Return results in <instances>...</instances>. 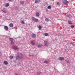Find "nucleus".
<instances>
[{
  "label": "nucleus",
  "instance_id": "6e6552de",
  "mask_svg": "<svg viewBox=\"0 0 75 75\" xmlns=\"http://www.w3.org/2000/svg\"><path fill=\"white\" fill-rule=\"evenodd\" d=\"M4 29L6 31L8 30V28L7 26H5L4 27Z\"/></svg>",
  "mask_w": 75,
  "mask_h": 75
},
{
  "label": "nucleus",
  "instance_id": "9d476101",
  "mask_svg": "<svg viewBox=\"0 0 75 75\" xmlns=\"http://www.w3.org/2000/svg\"><path fill=\"white\" fill-rule=\"evenodd\" d=\"M10 4H9V3H7L5 4V6L6 7H8L9 6Z\"/></svg>",
  "mask_w": 75,
  "mask_h": 75
},
{
  "label": "nucleus",
  "instance_id": "473e14b6",
  "mask_svg": "<svg viewBox=\"0 0 75 75\" xmlns=\"http://www.w3.org/2000/svg\"><path fill=\"white\" fill-rule=\"evenodd\" d=\"M57 5H60V4H59V2H57Z\"/></svg>",
  "mask_w": 75,
  "mask_h": 75
},
{
  "label": "nucleus",
  "instance_id": "bb28decb",
  "mask_svg": "<svg viewBox=\"0 0 75 75\" xmlns=\"http://www.w3.org/2000/svg\"><path fill=\"white\" fill-rule=\"evenodd\" d=\"M70 27L72 28H74V27H75V26L74 25H71Z\"/></svg>",
  "mask_w": 75,
  "mask_h": 75
},
{
  "label": "nucleus",
  "instance_id": "4468645a",
  "mask_svg": "<svg viewBox=\"0 0 75 75\" xmlns=\"http://www.w3.org/2000/svg\"><path fill=\"white\" fill-rule=\"evenodd\" d=\"M35 14L37 17H39V16H40V14H39V13H38V12L36 13Z\"/></svg>",
  "mask_w": 75,
  "mask_h": 75
},
{
  "label": "nucleus",
  "instance_id": "393cba45",
  "mask_svg": "<svg viewBox=\"0 0 75 75\" xmlns=\"http://www.w3.org/2000/svg\"><path fill=\"white\" fill-rule=\"evenodd\" d=\"M71 44H72V45H73V46H75V44H74V42H71Z\"/></svg>",
  "mask_w": 75,
  "mask_h": 75
},
{
  "label": "nucleus",
  "instance_id": "f03ea898",
  "mask_svg": "<svg viewBox=\"0 0 75 75\" xmlns=\"http://www.w3.org/2000/svg\"><path fill=\"white\" fill-rule=\"evenodd\" d=\"M31 19L33 21H34V22H38V19L34 17H32Z\"/></svg>",
  "mask_w": 75,
  "mask_h": 75
},
{
  "label": "nucleus",
  "instance_id": "1a4fd4ad",
  "mask_svg": "<svg viewBox=\"0 0 75 75\" xmlns=\"http://www.w3.org/2000/svg\"><path fill=\"white\" fill-rule=\"evenodd\" d=\"M40 0H35V3H39L40 2Z\"/></svg>",
  "mask_w": 75,
  "mask_h": 75
},
{
  "label": "nucleus",
  "instance_id": "b1692460",
  "mask_svg": "<svg viewBox=\"0 0 75 75\" xmlns=\"http://www.w3.org/2000/svg\"><path fill=\"white\" fill-rule=\"evenodd\" d=\"M14 57L13 56H10L9 57V58L10 59H13V57Z\"/></svg>",
  "mask_w": 75,
  "mask_h": 75
},
{
  "label": "nucleus",
  "instance_id": "72a5a7b5",
  "mask_svg": "<svg viewBox=\"0 0 75 75\" xmlns=\"http://www.w3.org/2000/svg\"><path fill=\"white\" fill-rule=\"evenodd\" d=\"M15 75H18V74H15Z\"/></svg>",
  "mask_w": 75,
  "mask_h": 75
},
{
  "label": "nucleus",
  "instance_id": "20e7f679",
  "mask_svg": "<svg viewBox=\"0 0 75 75\" xmlns=\"http://www.w3.org/2000/svg\"><path fill=\"white\" fill-rule=\"evenodd\" d=\"M45 46H48L49 45V42L47 41H44Z\"/></svg>",
  "mask_w": 75,
  "mask_h": 75
},
{
  "label": "nucleus",
  "instance_id": "9b49d317",
  "mask_svg": "<svg viewBox=\"0 0 75 75\" xmlns=\"http://www.w3.org/2000/svg\"><path fill=\"white\" fill-rule=\"evenodd\" d=\"M32 37L33 38H35L36 37V35L35 34H33L32 35Z\"/></svg>",
  "mask_w": 75,
  "mask_h": 75
},
{
  "label": "nucleus",
  "instance_id": "39448f33",
  "mask_svg": "<svg viewBox=\"0 0 75 75\" xmlns=\"http://www.w3.org/2000/svg\"><path fill=\"white\" fill-rule=\"evenodd\" d=\"M63 3L64 4H67L68 3V1H67V0H64L63 1Z\"/></svg>",
  "mask_w": 75,
  "mask_h": 75
},
{
  "label": "nucleus",
  "instance_id": "7ed1b4c3",
  "mask_svg": "<svg viewBox=\"0 0 75 75\" xmlns=\"http://www.w3.org/2000/svg\"><path fill=\"white\" fill-rule=\"evenodd\" d=\"M12 48L14 49V50H18L19 48H18V47L16 45H13L12 46Z\"/></svg>",
  "mask_w": 75,
  "mask_h": 75
},
{
  "label": "nucleus",
  "instance_id": "5701e85b",
  "mask_svg": "<svg viewBox=\"0 0 75 75\" xmlns=\"http://www.w3.org/2000/svg\"><path fill=\"white\" fill-rule=\"evenodd\" d=\"M41 74V72H38L37 73V75H40Z\"/></svg>",
  "mask_w": 75,
  "mask_h": 75
},
{
  "label": "nucleus",
  "instance_id": "f3484780",
  "mask_svg": "<svg viewBox=\"0 0 75 75\" xmlns=\"http://www.w3.org/2000/svg\"><path fill=\"white\" fill-rule=\"evenodd\" d=\"M72 22L71 21H68V23L69 24H72Z\"/></svg>",
  "mask_w": 75,
  "mask_h": 75
},
{
  "label": "nucleus",
  "instance_id": "412c9836",
  "mask_svg": "<svg viewBox=\"0 0 75 75\" xmlns=\"http://www.w3.org/2000/svg\"><path fill=\"white\" fill-rule=\"evenodd\" d=\"M65 61H66V62H67V63H69V62H69V61L67 59H66L65 60Z\"/></svg>",
  "mask_w": 75,
  "mask_h": 75
},
{
  "label": "nucleus",
  "instance_id": "4c0bfd02",
  "mask_svg": "<svg viewBox=\"0 0 75 75\" xmlns=\"http://www.w3.org/2000/svg\"><path fill=\"white\" fill-rule=\"evenodd\" d=\"M52 0L54 1V0Z\"/></svg>",
  "mask_w": 75,
  "mask_h": 75
},
{
  "label": "nucleus",
  "instance_id": "6ab92c4d",
  "mask_svg": "<svg viewBox=\"0 0 75 75\" xmlns=\"http://www.w3.org/2000/svg\"><path fill=\"white\" fill-rule=\"evenodd\" d=\"M9 26L10 27H13V24L12 23H11L9 24Z\"/></svg>",
  "mask_w": 75,
  "mask_h": 75
},
{
  "label": "nucleus",
  "instance_id": "dca6fc26",
  "mask_svg": "<svg viewBox=\"0 0 75 75\" xmlns=\"http://www.w3.org/2000/svg\"><path fill=\"white\" fill-rule=\"evenodd\" d=\"M24 3V1H21L20 2V4H21V5H23Z\"/></svg>",
  "mask_w": 75,
  "mask_h": 75
},
{
  "label": "nucleus",
  "instance_id": "4be33fe9",
  "mask_svg": "<svg viewBox=\"0 0 75 75\" xmlns=\"http://www.w3.org/2000/svg\"><path fill=\"white\" fill-rule=\"evenodd\" d=\"M48 9H50V10L51 9V6H49L48 7Z\"/></svg>",
  "mask_w": 75,
  "mask_h": 75
},
{
  "label": "nucleus",
  "instance_id": "f704fd0d",
  "mask_svg": "<svg viewBox=\"0 0 75 75\" xmlns=\"http://www.w3.org/2000/svg\"><path fill=\"white\" fill-rule=\"evenodd\" d=\"M8 1H10V0H9Z\"/></svg>",
  "mask_w": 75,
  "mask_h": 75
},
{
  "label": "nucleus",
  "instance_id": "e433bc0d",
  "mask_svg": "<svg viewBox=\"0 0 75 75\" xmlns=\"http://www.w3.org/2000/svg\"><path fill=\"white\" fill-rule=\"evenodd\" d=\"M14 62H16V60H15V61H14Z\"/></svg>",
  "mask_w": 75,
  "mask_h": 75
},
{
  "label": "nucleus",
  "instance_id": "0eeeda50",
  "mask_svg": "<svg viewBox=\"0 0 75 75\" xmlns=\"http://www.w3.org/2000/svg\"><path fill=\"white\" fill-rule=\"evenodd\" d=\"M30 43L32 44L33 45H35V43H34V40H32L30 41Z\"/></svg>",
  "mask_w": 75,
  "mask_h": 75
},
{
  "label": "nucleus",
  "instance_id": "f257e3e1",
  "mask_svg": "<svg viewBox=\"0 0 75 75\" xmlns=\"http://www.w3.org/2000/svg\"><path fill=\"white\" fill-rule=\"evenodd\" d=\"M23 57V54L21 53H18V55L16 57V60L18 61L20 59H22Z\"/></svg>",
  "mask_w": 75,
  "mask_h": 75
},
{
  "label": "nucleus",
  "instance_id": "f8f14e48",
  "mask_svg": "<svg viewBox=\"0 0 75 75\" xmlns=\"http://www.w3.org/2000/svg\"><path fill=\"white\" fill-rule=\"evenodd\" d=\"M9 40L10 41H11V42H12L14 41V39L12 38H9Z\"/></svg>",
  "mask_w": 75,
  "mask_h": 75
},
{
  "label": "nucleus",
  "instance_id": "c756f323",
  "mask_svg": "<svg viewBox=\"0 0 75 75\" xmlns=\"http://www.w3.org/2000/svg\"><path fill=\"white\" fill-rule=\"evenodd\" d=\"M11 44H12V45H14V42L13 41L11 42Z\"/></svg>",
  "mask_w": 75,
  "mask_h": 75
},
{
  "label": "nucleus",
  "instance_id": "cd10ccee",
  "mask_svg": "<svg viewBox=\"0 0 75 75\" xmlns=\"http://www.w3.org/2000/svg\"><path fill=\"white\" fill-rule=\"evenodd\" d=\"M3 13H5V14H6L7 13L6 11L3 10Z\"/></svg>",
  "mask_w": 75,
  "mask_h": 75
},
{
  "label": "nucleus",
  "instance_id": "2f4dec72",
  "mask_svg": "<svg viewBox=\"0 0 75 75\" xmlns=\"http://www.w3.org/2000/svg\"><path fill=\"white\" fill-rule=\"evenodd\" d=\"M29 57L31 56V57H33L34 56V55L33 54H30L29 55Z\"/></svg>",
  "mask_w": 75,
  "mask_h": 75
},
{
  "label": "nucleus",
  "instance_id": "c85d7f7f",
  "mask_svg": "<svg viewBox=\"0 0 75 75\" xmlns=\"http://www.w3.org/2000/svg\"><path fill=\"white\" fill-rule=\"evenodd\" d=\"M45 36H48V34L47 33H46L45 34Z\"/></svg>",
  "mask_w": 75,
  "mask_h": 75
},
{
  "label": "nucleus",
  "instance_id": "7c9ffc66",
  "mask_svg": "<svg viewBox=\"0 0 75 75\" xmlns=\"http://www.w3.org/2000/svg\"><path fill=\"white\" fill-rule=\"evenodd\" d=\"M21 23H22V24H24V21H22L21 22Z\"/></svg>",
  "mask_w": 75,
  "mask_h": 75
},
{
  "label": "nucleus",
  "instance_id": "2eb2a0df",
  "mask_svg": "<svg viewBox=\"0 0 75 75\" xmlns=\"http://www.w3.org/2000/svg\"><path fill=\"white\" fill-rule=\"evenodd\" d=\"M42 46V44H40L38 45V48H41Z\"/></svg>",
  "mask_w": 75,
  "mask_h": 75
},
{
  "label": "nucleus",
  "instance_id": "ddd939ff",
  "mask_svg": "<svg viewBox=\"0 0 75 75\" xmlns=\"http://www.w3.org/2000/svg\"><path fill=\"white\" fill-rule=\"evenodd\" d=\"M45 21L47 22H48V21H50V19H49L48 18H47L45 19Z\"/></svg>",
  "mask_w": 75,
  "mask_h": 75
},
{
  "label": "nucleus",
  "instance_id": "a211bd4d",
  "mask_svg": "<svg viewBox=\"0 0 75 75\" xmlns=\"http://www.w3.org/2000/svg\"><path fill=\"white\" fill-rule=\"evenodd\" d=\"M4 63L5 65H7L8 64V62L6 61H4Z\"/></svg>",
  "mask_w": 75,
  "mask_h": 75
},
{
  "label": "nucleus",
  "instance_id": "423d86ee",
  "mask_svg": "<svg viewBox=\"0 0 75 75\" xmlns=\"http://www.w3.org/2000/svg\"><path fill=\"white\" fill-rule=\"evenodd\" d=\"M58 59L59 61H62L63 60H64V57H60L58 58Z\"/></svg>",
  "mask_w": 75,
  "mask_h": 75
},
{
  "label": "nucleus",
  "instance_id": "aec40b11",
  "mask_svg": "<svg viewBox=\"0 0 75 75\" xmlns=\"http://www.w3.org/2000/svg\"><path fill=\"white\" fill-rule=\"evenodd\" d=\"M38 28L40 30H41V28H42V26H41L40 25L39 26Z\"/></svg>",
  "mask_w": 75,
  "mask_h": 75
},
{
  "label": "nucleus",
  "instance_id": "a878e982",
  "mask_svg": "<svg viewBox=\"0 0 75 75\" xmlns=\"http://www.w3.org/2000/svg\"><path fill=\"white\" fill-rule=\"evenodd\" d=\"M44 62L45 64H47L48 62L47 60H45V61Z\"/></svg>",
  "mask_w": 75,
  "mask_h": 75
},
{
  "label": "nucleus",
  "instance_id": "c9c22d12",
  "mask_svg": "<svg viewBox=\"0 0 75 75\" xmlns=\"http://www.w3.org/2000/svg\"><path fill=\"white\" fill-rule=\"evenodd\" d=\"M5 9V8L3 9V10H4Z\"/></svg>",
  "mask_w": 75,
  "mask_h": 75
}]
</instances>
